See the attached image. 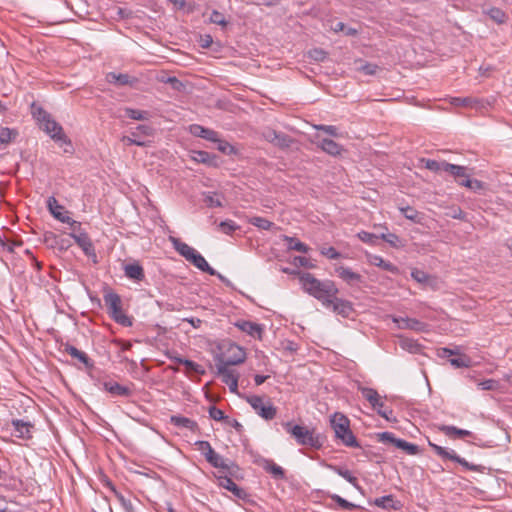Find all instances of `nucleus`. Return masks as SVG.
Masks as SVG:
<instances>
[{
	"label": "nucleus",
	"instance_id": "f03ea898",
	"mask_svg": "<svg viewBox=\"0 0 512 512\" xmlns=\"http://www.w3.org/2000/svg\"><path fill=\"white\" fill-rule=\"evenodd\" d=\"M168 240L172 244L173 248L188 262L192 263L202 272H205L211 276H217L221 281H225L224 276L213 269L205 260V258L194 248L181 241L179 238L169 236Z\"/></svg>",
	"mask_w": 512,
	"mask_h": 512
},
{
	"label": "nucleus",
	"instance_id": "72a5a7b5",
	"mask_svg": "<svg viewBox=\"0 0 512 512\" xmlns=\"http://www.w3.org/2000/svg\"><path fill=\"white\" fill-rule=\"evenodd\" d=\"M399 346L403 350L408 351L413 354H418L422 351V345L417 340H414V339L408 338V337L400 336L399 337Z\"/></svg>",
	"mask_w": 512,
	"mask_h": 512
},
{
	"label": "nucleus",
	"instance_id": "aec40b11",
	"mask_svg": "<svg viewBox=\"0 0 512 512\" xmlns=\"http://www.w3.org/2000/svg\"><path fill=\"white\" fill-rule=\"evenodd\" d=\"M13 432L15 437L21 439H30L32 437L33 424L29 421L20 419L12 420Z\"/></svg>",
	"mask_w": 512,
	"mask_h": 512
},
{
	"label": "nucleus",
	"instance_id": "412c9836",
	"mask_svg": "<svg viewBox=\"0 0 512 512\" xmlns=\"http://www.w3.org/2000/svg\"><path fill=\"white\" fill-rule=\"evenodd\" d=\"M335 272L337 276L341 278L344 282H346L348 285L358 284L363 281L362 275L342 265L335 267Z\"/></svg>",
	"mask_w": 512,
	"mask_h": 512
},
{
	"label": "nucleus",
	"instance_id": "cd10ccee",
	"mask_svg": "<svg viewBox=\"0 0 512 512\" xmlns=\"http://www.w3.org/2000/svg\"><path fill=\"white\" fill-rule=\"evenodd\" d=\"M374 505L386 510H400L403 506L402 503L399 500H396L393 495L376 498L374 500Z\"/></svg>",
	"mask_w": 512,
	"mask_h": 512
},
{
	"label": "nucleus",
	"instance_id": "09e8293b",
	"mask_svg": "<svg viewBox=\"0 0 512 512\" xmlns=\"http://www.w3.org/2000/svg\"><path fill=\"white\" fill-rule=\"evenodd\" d=\"M209 23L220 25L222 27H226L228 25V21L225 19L224 15L218 10L212 11L209 18Z\"/></svg>",
	"mask_w": 512,
	"mask_h": 512
},
{
	"label": "nucleus",
	"instance_id": "f257e3e1",
	"mask_svg": "<svg viewBox=\"0 0 512 512\" xmlns=\"http://www.w3.org/2000/svg\"><path fill=\"white\" fill-rule=\"evenodd\" d=\"M299 280L304 291L320 301L324 307L328 306L331 298L339 292L334 281L319 280L309 272L301 273Z\"/></svg>",
	"mask_w": 512,
	"mask_h": 512
},
{
	"label": "nucleus",
	"instance_id": "ddd939ff",
	"mask_svg": "<svg viewBox=\"0 0 512 512\" xmlns=\"http://www.w3.org/2000/svg\"><path fill=\"white\" fill-rule=\"evenodd\" d=\"M392 321L399 329L413 330L416 332L428 331V324L421 322L415 318L392 316Z\"/></svg>",
	"mask_w": 512,
	"mask_h": 512
},
{
	"label": "nucleus",
	"instance_id": "69168bd1",
	"mask_svg": "<svg viewBox=\"0 0 512 512\" xmlns=\"http://www.w3.org/2000/svg\"><path fill=\"white\" fill-rule=\"evenodd\" d=\"M475 102H476V100L473 98H470V97H466V98L457 97V98L453 99L452 103L457 106H473V104Z\"/></svg>",
	"mask_w": 512,
	"mask_h": 512
},
{
	"label": "nucleus",
	"instance_id": "c9c22d12",
	"mask_svg": "<svg viewBox=\"0 0 512 512\" xmlns=\"http://www.w3.org/2000/svg\"><path fill=\"white\" fill-rule=\"evenodd\" d=\"M170 422L177 427L185 428L190 431H195L198 428V425L194 420L183 416H171Z\"/></svg>",
	"mask_w": 512,
	"mask_h": 512
},
{
	"label": "nucleus",
	"instance_id": "3c124183",
	"mask_svg": "<svg viewBox=\"0 0 512 512\" xmlns=\"http://www.w3.org/2000/svg\"><path fill=\"white\" fill-rule=\"evenodd\" d=\"M195 445L197 446L198 450L202 453V455L205 457V459L214 452V449L212 448L211 444L208 441H197Z\"/></svg>",
	"mask_w": 512,
	"mask_h": 512
},
{
	"label": "nucleus",
	"instance_id": "bf43d9fd",
	"mask_svg": "<svg viewBox=\"0 0 512 512\" xmlns=\"http://www.w3.org/2000/svg\"><path fill=\"white\" fill-rule=\"evenodd\" d=\"M183 365L186 367L188 372H195L197 374H204L205 372L201 365L189 359L183 361Z\"/></svg>",
	"mask_w": 512,
	"mask_h": 512
},
{
	"label": "nucleus",
	"instance_id": "603ef678",
	"mask_svg": "<svg viewBox=\"0 0 512 512\" xmlns=\"http://www.w3.org/2000/svg\"><path fill=\"white\" fill-rule=\"evenodd\" d=\"M450 363L456 368H467L470 366L471 360L468 356L463 355L458 358L450 359Z\"/></svg>",
	"mask_w": 512,
	"mask_h": 512
},
{
	"label": "nucleus",
	"instance_id": "37998d69",
	"mask_svg": "<svg viewBox=\"0 0 512 512\" xmlns=\"http://www.w3.org/2000/svg\"><path fill=\"white\" fill-rule=\"evenodd\" d=\"M400 211L402 212L403 216L408 220H411L415 223H419L421 220L420 213L410 206L401 207Z\"/></svg>",
	"mask_w": 512,
	"mask_h": 512
},
{
	"label": "nucleus",
	"instance_id": "a211bd4d",
	"mask_svg": "<svg viewBox=\"0 0 512 512\" xmlns=\"http://www.w3.org/2000/svg\"><path fill=\"white\" fill-rule=\"evenodd\" d=\"M40 128L49 134L55 141L66 142L67 140L63 132V128L54 119H52V117L46 120Z\"/></svg>",
	"mask_w": 512,
	"mask_h": 512
},
{
	"label": "nucleus",
	"instance_id": "0eeeda50",
	"mask_svg": "<svg viewBox=\"0 0 512 512\" xmlns=\"http://www.w3.org/2000/svg\"><path fill=\"white\" fill-rule=\"evenodd\" d=\"M247 402L254 411L265 420H272L277 414V408L270 401L265 402L260 396H249L247 397Z\"/></svg>",
	"mask_w": 512,
	"mask_h": 512
},
{
	"label": "nucleus",
	"instance_id": "338daca9",
	"mask_svg": "<svg viewBox=\"0 0 512 512\" xmlns=\"http://www.w3.org/2000/svg\"><path fill=\"white\" fill-rule=\"evenodd\" d=\"M411 276L415 281L419 283H425L428 280V275L424 271L418 269L413 270Z\"/></svg>",
	"mask_w": 512,
	"mask_h": 512
},
{
	"label": "nucleus",
	"instance_id": "4468645a",
	"mask_svg": "<svg viewBox=\"0 0 512 512\" xmlns=\"http://www.w3.org/2000/svg\"><path fill=\"white\" fill-rule=\"evenodd\" d=\"M458 182L459 185L467 187L471 190H478L482 188V183L479 180H472L469 178V174L467 173V168L465 166H460L459 169L455 170L451 175Z\"/></svg>",
	"mask_w": 512,
	"mask_h": 512
},
{
	"label": "nucleus",
	"instance_id": "8fccbe9b",
	"mask_svg": "<svg viewBox=\"0 0 512 512\" xmlns=\"http://www.w3.org/2000/svg\"><path fill=\"white\" fill-rule=\"evenodd\" d=\"M17 133L7 127L0 129V144H8L15 138Z\"/></svg>",
	"mask_w": 512,
	"mask_h": 512
},
{
	"label": "nucleus",
	"instance_id": "6ab92c4d",
	"mask_svg": "<svg viewBox=\"0 0 512 512\" xmlns=\"http://www.w3.org/2000/svg\"><path fill=\"white\" fill-rule=\"evenodd\" d=\"M316 138L317 141L315 143L317 147L331 156H339L344 151L343 146L336 143L334 140L329 138H320L319 136H316Z\"/></svg>",
	"mask_w": 512,
	"mask_h": 512
},
{
	"label": "nucleus",
	"instance_id": "473e14b6",
	"mask_svg": "<svg viewBox=\"0 0 512 512\" xmlns=\"http://www.w3.org/2000/svg\"><path fill=\"white\" fill-rule=\"evenodd\" d=\"M327 467L329 469H331L332 471H334L335 473H337L339 476L343 477L350 484H352L355 488L360 489L358 479L352 474L351 471H349L345 467L332 465V464L327 465Z\"/></svg>",
	"mask_w": 512,
	"mask_h": 512
},
{
	"label": "nucleus",
	"instance_id": "f704fd0d",
	"mask_svg": "<svg viewBox=\"0 0 512 512\" xmlns=\"http://www.w3.org/2000/svg\"><path fill=\"white\" fill-rule=\"evenodd\" d=\"M192 159L208 166H217V157L206 151H193Z\"/></svg>",
	"mask_w": 512,
	"mask_h": 512
},
{
	"label": "nucleus",
	"instance_id": "dca6fc26",
	"mask_svg": "<svg viewBox=\"0 0 512 512\" xmlns=\"http://www.w3.org/2000/svg\"><path fill=\"white\" fill-rule=\"evenodd\" d=\"M219 485L223 487L224 489L230 491L233 493L235 497L241 500H246L249 497V494L246 492L245 489L239 487L230 477L224 475L219 476Z\"/></svg>",
	"mask_w": 512,
	"mask_h": 512
},
{
	"label": "nucleus",
	"instance_id": "9d476101",
	"mask_svg": "<svg viewBox=\"0 0 512 512\" xmlns=\"http://www.w3.org/2000/svg\"><path fill=\"white\" fill-rule=\"evenodd\" d=\"M335 294L334 297L331 298V302L328 306H325L327 309H331L335 314L340 315L343 318H349L354 313L353 303L339 298Z\"/></svg>",
	"mask_w": 512,
	"mask_h": 512
},
{
	"label": "nucleus",
	"instance_id": "9b49d317",
	"mask_svg": "<svg viewBox=\"0 0 512 512\" xmlns=\"http://www.w3.org/2000/svg\"><path fill=\"white\" fill-rule=\"evenodd\" d=\"M216 368L222 382L228 385L231 392H236L238 388V374L230 369L228 365L220 362H216Z\"/></svg>",
	"mask_w": 512,
	"mask_h": 512
},
{
	"label": "nucleus",
	"instance_id": "423d86ee",
	"mask_svg": "<svg viewBox=\"0 0 512 512\" xmlns=\"http://www.w3.org/2000/svg\"><path fill=\"white\" fill-rule=\"evenodd\" d=\"M428 443H429V446L433 449V451L442 459L455 461L469 471H474V472L482 471L483 467L481 465H476V464L467 462L464 458L458 456L454 450L449 451L442 446L432 443L431 441H429Z\"/></svg>",
	"mask_w": 512,
	"mask_h": 512
},
{
	"label": "nucleus",
	"instance_id": "b1692460",
	"mask_svg": "<svg viewBox=\"0 0 512 512\" xmlns=\"http://www.w3.org/2000/svg\"><path fill=\"white\" fill-rule=\"evenodd\" d=\"M64 352L69 354L72 358H75L78 361H80L86 368H93L94 362L92 361V359H90V357L85 352L77 349L73 345L65 344Z\"/></svg>",
	"mask_w": 512,
	"mask_h": 512
},
{
	"label": "nucleus",
	"instance_id": "c756f323",
	"mask_svg": "<svg viewBox=\"0 0 512 512\" xmlns=\"http://www.w3.org/2000/svg\"><path fill=\"white\" fill-rule=\"evenodd\" d=\"M262 467L263 469L270 473L272 475V477L276 480H283L285 479V471L284 469L277 465L273 460H269V459H263L262 460Z\"/></svg>",
	"mask_w": 512,
	"mask_h": 512
},
{
	"label": "nucleus",
	"instance_id": "393cba45",
	"mask_svg": "<svg viewBox=\"0 0 512 512\" xmlns=\"http://www.w3.org/2000/svg\"><path fill=\"white\" fill-rule=\"evenodd\" d=\"M190 132L196 137H200L203 139H206L208 141L214 142L219 141V134L218 132L205 128L199 124H193L190 126Z\"/></svg>",
	"mask_w": 512,
	"mask_h": 512
},
{
	"label": "nucleus",
	"instance_id": "774afa93",
	"mask_svg": "<svg viewBox=\"0 0 512 512\" xmlns=\"http://www.w3.org/2000/svg\"><path fill=\"white\" fill-rule=\"evenodd\" d=\"M378 66L371 63H365L362 65L359 70L362 71L366 75H374L376 71L378 70Z\"/></svg>",
	"mask_w": 512,
	"mask_h": 512
},
{
	"label": "nucleus",
	"instance_id": "de8ad7c7",
	"mask_svg": "<svg viewBox=\"0 0 512 512\" xmlns=\"http://www.w3.org/2000/svg\"><path fill=\"white\" fill-rule=\"evenodd\" d=\"M478 388L486 391H496L500 389V382L495 379H487L479 382Z\"/></svg>",
	"mask_w": 512,
	"mask_h": 512
},
{
	"label": "nucleus",
	"instance_id": "0e129e2a",
	"mask_svg": "<svg viewBox=\"0 0 512 512\" xmlns=\"http://www.w3.org/2000/svg\"><path fill=\"white\" fill-rule=\"evenodd\" d=\"M321 254L329 259H338L341 254L334 247L322 248Z\"/></svg>",
	"mask_w": 512,
	"mask_h": 512
},
{
	"label": "nucleus",
	"instance_id": "a19ab883",
	"mask_svg": "<svg viewBox=\"0 0 512 512\" xmlns=\"http://www.w3.org/2000/svg\"><path fill=\"white\" fill-rule=\"evenodd\" d=\"M483 12L487 14L490 17V19L496 22L497 24H503L507 20L506 13L500 8L492 7L487 10H484Z\"/></svg>",
	"mask_w": 512,
	"mask_h": 512
},
{
	"label": "nucleus",
	"instance_id": "49530a36",
	"mask_svg": "<svg viewBox=\"0 0 512 512\" xmlns=\"http://www.w3.org/2000/svg\"><path fill=\"white\" fill-rule=\"evenodd\" d=\"M250 223L253 226H255L259 229H263V230H270L272 228V226L274 225L273 222H271L268 219L263 218V217H253L250 220Z\"/></svg>",
	"mask_w": 512,
	"mask_h": 512
},
{
	"label": "nucleus",
	"instance_id": "4be33fe9",
	"mask_svg": "<svg viewBox=\"0 0 512 512\" xmlns=\"http://www.w3.org/2000/svg\"><path fill=\"white\" fill-rule=\"evenodd\" d=\"M49 211L51 214L62 223L67 224H74L76 223L74 220H72L68 215L67 212H63L64 207L62 205H59L57 200L54 197H50L47 201Z\"/></svg>",
	"mask_w": 512,
	"mask_h": 512
},
{
	"label": "nucleus",
	"instance_id": "e433bc0d",
	"mask_svg": "<svg viewBox=\"0 0 512 512\" xmlns=\"http://www.w3.org/2000/svg\"><path fill=\"white\" fill-rule=\"evenodd\" d=\"M284 241L286 242L287 248L289 250H294L301 253H308L309 251V247L295 237L285 236Z\"/></svg>",
	"mask_w": 512,
	"mask_h": 512
},
{
	"label": "nucleus",
	"instance_id": "052dcab7",
	"mask_svg": "<svg viewBox=\"0 0 512 512\" xmlns=\"http://www.w3.org/2000/svg\"><path fill=\"white\" fill-rule=\"evenodd\" d=\"M380 238L390 244L392 247H398L400 239L394 233H382Z\"/></svg>",
	"mask_w": 512,
	"mask_h": 512
},
{
	"label": "nucleus",
	"instance_id": "7c9ffc66",
	"mask_svg": "<svg viewBox=\"0 0 512 512\" xmlns=\"http://www.w3.org/2000/svg\"><path fill=\"white\" fill-rule=\"evenodd\" d=\"M359 390L362 396L373 407V409L377 407H384V403L381 401V397L375 389L369 387H360Z\"/></svg>",
	"mask_w": 512,
	"mask_h": 512
},
{
	"label": "nucleus",
	"instance_id": "39448f33",
	"mask_svg": "<svg viewBox=\"0 0 512 512\" xmlns=\"http://www.w3.org/2000/svg\"><path fill=\"white\" fill-rule=\"evenodd\" d=\"M284 428L290 433L299 445L320 448L322 443L319 436H315L313 431L301 425H292L291 422L284 423Z\"/></svg>",
	"mask_w": 512,
	"mask_h": 512
},
{
	"label": "nucleus",
	"instance_id": "864d4df0",
	"mask_svg": "<svg viewBox=\"0 0 512 512\" xmlns=\"http://www.w3.org/2000/svg\"><path fill=\"white\" fill-rule=\"evenodd\" d=\"M208 412L209 416L215 421H228V416H226L224 412L216 406H211Z\"/></svg>",
	"mask_w": 512,
	"mask_h": 512
},
{
	"label": "nucleus",
	"instance_id": "5701e85b",
	"mask_svg": "<svg viewBox=\"0 0 512 512\" xmlns=\"http://www.w3.org/2000/svg\"><path fill=\"white\" fill-rule=\"evenodd\" d=\"M106 79L110 84L118 86H133L138 81L137 78L131 77L129 74L115 72L108 73Z\"/></svg>",
	"mask_w": 512,
	"mask_h": 512
},
{
	"label": "nucleus",
	"instance_id": "a18cd8bd",
	"mask_svg": "<svg viewBox=\"0 0 512 512\" xmlns=\"http://www.w3.org/2000/svg\"><path fill=\"white\" fill-rule=\"evenodd\" d=\"M329 497L335 501L339 507H341L342 509L344 510H354L357 508V506L349 501H347L346 499L342 498L341 496L337 495V494H330Z\"/></svg>",
	"mask_w": 512,
	"mask_h": 512
},
{
	"label": "nucleus",
	"instance_id": "6e6552de",
	"mask_svg": "<svg viewBox=\"0 0 512 512\" xmlns=\"http://www.w3.org/2000/svg\"><path fill=\"white\" fill-rule=\"evenodd\" d=\"M245 359V350L235 343H230L226 353L216 357V362H220L228 366H233L243 363Z\"/></svg>",
	"mask_w": 512,
	"mask_h": 512
},
{
	"label": "nucleus",
	"instance_id": "1a4fd4ad",
	"mask_svg": "<svg viewBox=\"0 0 512 512\" xmlns=\"http://www.w3.org/2000/svg\"><path fill=\"white\" fill-rule=\"evenodd\" d=\"M154 129L149 125H138L135 130L130 132V136H123L122 142L126 145L146 146V142L140 139L141 136H152Z\"/></svg>",
	"mask_w": 512,
	"mask_h": 512
},
{
	"label": "nucleus",
	"instance_id": "e2e57ef3",
	"mask_svg": "<svg viewBox=\"0 0 512 512\" xmlns=\"http://www.w3.org/2000/svg\"><path fill=\"white\" fill-rule=\"evenodd\" d=\"M218 143L217 149L225 154H231L234 152V147L227 141L220 140L216 141Z\"/></svg>",
	"mask_w": 512,
	"mask_h": 512
},
{
	"label": "nucleus",
	"instance_id": "6e6d98bb",
	"mask_svg": "<svg viewBox=\"0 0 512 512\" xmlns=\"http://www.w3.org/2000/svg\"><path fill=\"white\" fill-rule=\"evenodd\" d=\"M358 237L361 241L372 245H375L377 243V240L380 238V236H377L373 233H369L366 231L359 232Z\"/></svg>",
	"mask_w": 512,
	"mask_h": 512
},
{
	"label": "nucleus",
	"instance_id": "79ce46f5",
	"mask_svg": "<svg viewBox=\"0 0 512 512\" xmlns=\"http://www.w3.org/2000/svg\"><path fill=\"white\" fill-rule=\"evenodd\" d=\"M239 225L236 224L233 220H225L220 222L218 225V229L227 235H231L233 232H235L237 229H239Z\"/></svg>",
	"mask_w": 512,
	"mask_h": 512
},
{
	"label": "nucleus",
	"instance_id": "c03bdc74",
	"mask_svg": "<svg viewBox=\"0 0 512 512\" xmlns=\"http://www.w3.org/2000/svg\"><path fill=\"white\" fill-rule=\"evenodd\" d=\"M204 202L208 207H222V201L219 195L215 192H208L205 194Z\"/></svg>",
	"mask_w": 512,
	"mask_h": 512
},
{
	"label": "nucleus",
	"instance_id": "7ed1b4c3",
	"mask_svg": "<svg viewBox=\"0 0 512 512\" xmlns=\"http://www.w3.org/2000/svg\"><path fill=\"white\" fill-rule=\"evenodd\" d=\"M335 437L347 447H359V443L350 429L349 419L342 413H335L330 419Z\"/></svg>",
	"mask_w": 512,
	"mask_h": 512
},
{
	"label": "nucleus",
	"instance_id": "680f3d73",
	"mask_svg": "<svg viewBox=\"0 0 512 512\" xmlns=\"http://www.w3.org/2000/svg\"><path fill=\"white\" fill-rule=\"evenodd\" d=\"M0 485L6 486L12 490H16L21 485V481L16 478H9L6 476V480H1Z\"/></svg>",
	"mask_w": 512,
	"mask_h": 512
},
{
	"label": "nucleus",
	"instance_id": "13d9d810",
	"mask_svg": "<svg viewBox=\"0 0 512 512\" xmlns=\"http://www.w3.org/2000/svg\"><path fill=\"white\" fill-rule=\"evenodd\" d=\"M314 128L317 130H321L333 137H340L341 134L338 131V128L333 125H314Z\"/></svg>",
	"mask_w": 512,
	"mask_h": 512
},
{
	"label": "nucleus",
	"instance_id": "c85d7f7f",
	"mask_svg": "<svg viewBox=\"0 0 512 512\" xmlns=\"http://www.w3.org/2000/svg\"><path fill=\"white\" fill-rule=\"evenodd\" d=\"M367 259H368V262L371 265L377 266V267H379V268H381V269H383L385 271H388V272H390L392 274H397L399 272V269H398L397 266H395L390 261L384 260L379 255H368Z\"/></svg>",
	"mask_w": 512,
	"mask_h": 512
},
{
	"label": "nucleus",
	"instance_id": "a878e982",
	"mask_svg": "<svg viewBox=\"0 0 512 512\" xmlns=\"http://www.w3.org/2000/svg\"><path fill=\"white\" fill-rule=\"evenodd\" d=\"M103 387L105 391L113 396L129 397L132 394L129 387L123 386L115 381H105Z\"/></svg>",
	"mask_w": 512,
	"mask_h": 512
},
{
	"label": "nucleus",
	"instance_id": "f3484780",
	"mask_svg": "<svg viewBox=\"0 0 512 512\" xmlns=\"http://www.w3.org/2000/svg\"><path fill=\"white\" fill-rule=\"evenodd\" d=\"M234 326L237 327L240 331L248 334L249 336H252L257 339H262L263 326L258 323L251 322L248 320H237L234 323Z\"/></svg>",
	"mask_w": 512,
	"mask_h": 512
},
{
	"label": "nucleus",
	"instance_id": "4d7b16f0",
	"mask_svg": "<svg viewBox=\"0 0 512 512\" xmlns=\"http://www.w3.org/2000/svg\"><path fill=\"white\" fill-rule=\"evenodd\" d=\"M422 162L425 164V168L433 171V172H440L442 171V165L443 161L439 162L432 159H422Z\"/></svg>",
	"mask_w": 512,
	"mask_h": 512
},
{
	"label": "nucleus",
	"instance_id": "ea45409f",
	"mask_svg": "<svg viewBox=\"0 0 512 512\" xmlns=\"http://www.w3.org/2000/svg\"><path fill=\"white\" fill-rule=\"evenodd\" d=\"M440 430L442 432H444L445 435H447L449 437H460V438H463V437L471 436V434H472L468 430L459 429V428H457L455 426H448V425L441 426Z\"/></svg>",
	"mask_w": 512,
	"mask_h": 512
},
{
	"label": "nucleus",
	"instance_id": "f8f14e48",
	"mask_svg": "<svg viewBox=\"0 0 512 512\" xmlns=\"http://www.w3.org/2000/svg\"><path fill=\"white\" fill-rule=\"evenodd\" d=\"M206 461L213 467L222 469L229 473L231 476L235 475V473L239 470L238 465H236L233 461H229L224 459L220 454L215 451L206 458Z\"/></svg>",
	"mask_w": 512,
	"mask_h": 512
},
{
	"label": "nucleus",
	"instance_id": "58836bf2",
	"mask_svg": "<svg viewBox=\"0 0 512 512\" xmlns=\"http://www.w3.org/2000/svg\"><path fill=\"white\" fill-rule=\"evenodd\" d=\"M31 113L33 118L36 119V121L38 122L39 126H41L46 120L51 118V115L41 106L36 105V103H32Z\"/></svg>",
	"mask_w": 512,
	"mask_h": 512
},
{
	"label": "nucleus",
	"instance_id": "20e7f679",
	"mask_svg": "<svg viewBox=\"0 0 512 512\" xmlns=\"http://www.w3.org/2000/svg\"><path fill=\"white\" fill-rule=\"evenodd\" d=\"M104 302L110 317L118 324L124 327L132 326V319L127 316L122 309L120 296L114 292H108L104 295Z\"/></svg>",
	"mask_w": 512,
	"mask_h": 512
},
{
	"label": "nucleus",
	"instance_id": "2eb2a0df",
	"mask_svg": "<svg viewBox=\"0 0 512 512\" xmlns=\"http://www.w3.org/2000/svg\"><path fill=\"white\" fill-rule=\"evenodd\" d=\"M263 135L267 141L273 143L275 146H278L280 148H288L291 146L293 142L292 138L289 135L283 132H278L274 129L265 130Z\"/></svg>",
	"mask_w": 512,
	"mask_h": 512
},
{
	"label": "nucleus",
	"instance_id": "4c0bfd02",
	"mask_svg": "<svg viewBox=\"0 0 512 512\" xmlns=\"http://www.w3.org/2000/svg\"><path fill=\"white\" fill-rule=\"evenodd\" d=\"M124 112L128 118L133 119V120H138V121L148 120L151 117V114L149 111L134 109V108H130V107H126L124 109Z\"/></svg>",
	"mask_w": 512,
	"mask_h": 512
},
{
	"label": "nucleus",
	"instance_id": "5fc2aeb1",
	"mask_svg": "<svg viewBox=\"0 0 512 512\" xmlns=\"http://www.w3.org/2000/svg\"><path fill=\"white\" fill-rule=\"evenodd\" d=\"M311 59L317 62H322L327 58V52L321 48H314L308 52Z\"/></svg>",
	"mask_w": 512,
	"mask_h": 512
},
{
	"label": "nucleus",
	"instance_id": "bb28decb",
	"mask_svg": "<svg viewBox=\"0 0 512 512\" xmlns=\"http://www.w3.org/2000/svg\"><path fill=\"white\" fill-rule=\"evenodd\" d=\"M125 276L131 280L135 281H143L145 278V273L143 267L138 263H129L124 266Z\"/></svg>",
	"mask_w": 512,
	"mask_h": 512
},
{
	"label": "nucleus",
	"instance_id": "2f4dec72",
	"mask_svg": "<svg viewBox=\"0 0 512 512\" xmlns=\"http://www.w3.org/2000/svg\"><path fill=\"white\" fill-rule=\"evenodd\" d=\"M71 237L75 240V242L79 245V247L83 250L86 255H90L94 252V247L89 238L88 234L85 232H81L79 234L72 233Z\"/></svg>",
	"mask_w": 512,
	"mask_h": 512
}]
</instances>
